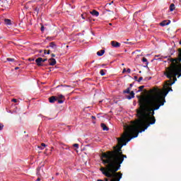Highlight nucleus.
Masks as SVG:
<instances>
[{
    "label": "nucleus",
    "mask_w": 181,
    "mask_h": 181,
    "mask_svg": "<svg viewBox=\"0 0 181 181\" xmlns=\"http://www.w3.org/2000/svg\"><path fill=\"white\" fill-rule=\"evenodd\" d=\"M57 100H63V98H64V96L63 95H59L57 97Z\"/></svg>",
    "instance_id": "obj_19"
},
{
    "label": "nucleus",
    "mask_w": 181,
    "mask_h": 181,
    "mask_svg": "<svg viewBox=\"0 0 181 181\" xmlns=\"http://www.w3.org/2000/svg\"><path fill=\"white\" fill-rule=\"evenodd\" d=\"M166 25H169V23H165V21L163 23H160L161 26H166Z\"/></svg>",
    "instance_id": "obj_22"
},
{
    "label": "nucleus",
    "mask_w": 181,
    "mask_h": 181,
    "mask_svg": "<svg viewBox=\"0 0 181 181\" xmlns=\"http://www.w3.org/2000/svg\"><path fill=\"white\" fill-rule=\"evenodd\" d=\"M49 66H54L56 64L57 62L54 58H51L49 59Z\"/></svg>",
    "instance_id": "obj_7"
},
{
    "label": "nucleus",
    "mask_w": 181,
    "mask_h": 181,
    "mask_svg": "<svg viewBox=\"0 0 181 181\" xmlns=\"http://www.w3.org/2000/svg\"><path fill=\"white\" fill-rule=\"evenodd\" d=\"M126 71H127V69H124L122 73H125Z\"/></svg>",
    "instance_id": "obj_35"
},
{
    "label": "nucleus",
    "mask_w": 181,
    "mask_h": 181,
    "mask_svg": "<svg viewBox=\"0 0 181 181\" xmlns=\"http://www.w3.org/2000/svg\"><path fill=\"white\" fill-rule=\"evenodd\" d=\"M90 13L93 16H96V18L100 16V13L98 11H97L96 10H93L92 11H90Z\"/></svg>",
    "instance_id": "obj_4"
},
{
    "label": "nucleus",
    "mask_w": 181,
    "mask_h": 181,
    "mask_svg": "<svg viewBox=\"0 0 181 181\" xmlns=\"http://www.w3.org/2000/svg\"><path fill=\"white\" fill-rule=\"evenodd\" d=\"M134 80H136V81H137V80H138V76H134Z\"/></svg>",
    "instance_id": "obj_33"
},
{
    "label": "nucleus",
    "mask_w": 181,
    "mask_h": 181,
    "mask_svg": "<svg viewBox=\"0 0 181 181\" xmlns=\"http://www.w3.org/2000/svg\"><path fill=\"white\" fill-rule=\"evenodd\" d=\"M105 53V51L104 49H101L100 51H98L97 52L98 56H103Z\"/></svg>",
    "instance_id": "obj_13"
},
{
    "label": "nucleus",
    "mask_w": 181,
    "mask_h": 181,
    "mask_svg": "<svg viewBox=\"0 0 181 181\" xmlns=\"http://www.w3.org/2000/svg\"><path fill=\"white\" fill-rule=\"evenodd\" d=\"M141 80H144V78L142 76L139 77V79H137V82L141 83Z\"/></svg>",
    "instance_id": "obj_24"
},
{
    "label": "nucleus",
    "mask_w": 181,
    "mask_h": 181,
    "mask_svg": "<svg viewBox=\"0 0 181 181\" xmlns=\"http://www.w3.org/2000/svg\"><path fill=\"white\" fill-rule=\"evenodd\" d=\"M49 103H54L55 101H57V97H56V96H52V97H50V98H49Z\"/></svg>",
    "instance_id": "obj_9"
},
{
    "label": "nucleus",
    "mask_w": 181,
    "mask_h": 181,
    "mask_svg": "<svg viewBox=\"0 0 181 181\" xmlns=\"http://www.w3.org/2000/svg\"><path fill=\"white\" fill-rule=\"evenodd\" d=\"M43 62V58L39 57L37 59H35V63H37V65L38 66H42V63Z\"/></svg>",
    "instance_id": "obj_5"
},
{
    "label": "nucleus",
    "mask_w": 181,
    "mask_h": 181,
    "mask_svg": "<svg viewBox=\"0 0 181 181\" xmlns=\"http://www.w3.org/2000/svg\"><path fill=\"white\" fill-rule=\"evenodd\" d=\"M144 88H145V86H139V90L136 91V93H141V91H142V90H144Z\"/></svg>",
    "instance_id": "obj_16"
},
{
    "label": "nucleus",
    "mask_w": 181,
    "mask_h": 181,
    "mask_svg": "<svg viewBox=\"0 0 181 181\" xmlns=\"http://www.w3.org/2000/svg\"><path fill=\"white\" fill-rule=\"evenodd\" d=\"M41 32H45V26L43 25H41Z\"/></svg>",
    "instance_id": "obj_26"
},
{
    "label": "nucleus",
    "mask_w": 181,
    "mask_h": 181,
    "mask_svg": "<svg viewBox=\"0 0 181 181\" xmlns=\"http://www.w3.org/2000/svg\"><path fill=\"white\" fill-rule=\"evenodd\" d=\"M92 119H95V116H91Z\"/></svg>",
    "instance_id": "obj_36"
},
{
    "label": "nucleus",
    "mask_w": 181,
    "mask_h": 181,
    "mask_svg": "<svg viewBox=\"0 0 181 181\" xmlns=\"http://www.w3.org/2000/svg\"><path fill=\"white\" fill-rule=\"evenodd\" d=\"M43 172V170L40 168H37V175H39L40 176H42V174L40 173V171Z\"/></svg>",
    "instance_id": "obj_18"
},
{
    "label": "nucleus",
    "mask_w": 181,
    "mask_h": 181,
    "mask_svg": "<svg viewBox=\"0 0 181 181\" xmlns=\"http://www.w3.org/2000/svg\"><path fill=\"white\" fill-rule=\"evenodd\" d=\"M5 25H12V21L9 19H5L4 20Z\"/></svg>",
    "instance_id": "obj_12"
},
{
    "label": "nucleus",
    "mask_w": 181,
    "mask_h": 181,
    "mask_svg": "<svg viewBox=\"0 0 181 181\" xmlns=\"http://www.w3.org/2000/svg\"><path fill=\"white\" fill-rule=\"evenodd\" d=\"M51 56H52V57H56V54H52Z\"/></svg>",
    "instance_id": "obj_32"
},
{
    "label": "nucleus",
    "mask_w": 181,
    "mask_h": 181,
    "mask_svg": "<svg viewBox=\"0 0 181 181\" xmlns=\"http://www.w3.org/2000/svg\"><path fill=\"white\" fill-rule=\"evenodd\" d=\"M11 101L13 103H18V100H16V99H13V100H11Z\"/></svg>",
    "instance_id": "obj_29"
},
{
    "label": "nucleus",
    "mask_w": 181,
    "mask_h": 181,
    "mask_svg": "<svg viewBox=\"0 0 181 181\" xmlns=\"http://www.w3.org/2000/svg\"><path fill=\"white\" fill-rule=\"evenodd\" d=\"M18 69H19V67H16V70H18Z\"/></svg>",
    "instance_id": "obj_40"
},
{
    "label": "nucleus",
    "mask_w": 181,
    "mask_h": 181,
    "mask_svg": "<svg viewBox=\"0 0 181 181\" xmlns=\"http://www.w3.org/2000/svg\"><path fill=\"white\" fill-rule=\"evenodd\" d=\"M44 54H50V50H46V49H45V50L44 51Z\"/></svg>",
    "instance_id": "obj_23"
},
{
    "label": "nucleus",
    "mask_w": 181,
    "mask_h": 181,
    "mask_svg": "<svg viewBox=\"0 0 181 181\" xmlns=\"http://www.w3.org/2000/svg\"><path fill=\"white\" fill-rule=\"evenodd\" d=\"M101 128H102V129H103V131H108V128H107V125H105V124H104V123L101 124Z\"/></svg>",
    "instance_id": "obj_11"
},
{
    "label": "nucleus",
    "mask_w": 181,
    "mask_h": 181,
    "mask_svg": "<svg viewBox=\"0 0 181 181\" xmlns=\"http://www.w3.org/2000/svg\"><path fill=\"white\" fill-rule=\"evenodd\" d=\"M111 45L112 47H119L121 46V43L116 41H112Z\"/></svg>",
    "instance_id": "obj_3"
},
{
    "label": "nucleus",
    "mask_w": 181,
    "mask_h": 181,
    "mask_svg": "<svg viewBox=\"0 0 181 181\" xmlns=\"http://www.w3.org/2000/svg\"><path fill=\"white\" fill-rule=\"evenodd\" d=\"M45 62H47V59H42V63H45Z\"/></svg>",
    "instance_id": "obj_30"
},
{
    "label": "nucleus",
    "mask_w": 181,
    "mask_h": 181,
    "mask_svg": "<svg viewBox=\"0 0 181 181\" xmlns=\"http://www.w3.org/2000/svg\"><path fill=\"white\" fill-rule=\"evenodd\" d=\"M74 148H76L77 149H78V144H74Z\"/></svg>",
    "instance_id": "obj_27"
},
{
    "label": "nucleus",
    "mask_w": 181,
    "mask_h": 181,
    "mask_svg": "<svg viewBox=\"0 0 181 181\" xmlns=\"http://www.w3.org/2000/svg\"><path fill=\"white\" fill-rule=\"evenodd\" d=\"M42 50H40V51H39V53H42Z\"/></svg>",
    "instance_id": "obj_39"
},
{
    "label": "nucleus",
    "mask_w": 181,
    "mask_h": 181,
    "mask_svg": "<svg viewBox=\"0 0 181 181\" xmlns=\"http://www.w3.org/2000/svg\"><path fill=\"white\" fill-rule=\"evenodd\" d=\"M124 94H129L131 93V88H127L126 90L123 91Z\"/></svg>",
    "instance_id": "obj_14"
},
{
    "label": "nucleus",
    "mask_w": 181,
    "mask_h": 181,
    "mask_svg": "<svg viewBox=\"0 0 181 181\" xmlns=\"http://www.w3.org/2000/svg\"><path fill=\"white\" fill-rule=\"evenodd\" d=\"M4 129V124H0V131H2Z\"/></svg>",
    "instance_id": "obj_28"
},
{
    "label": "nucleus",
    "mask_w": 181,
    "mask_h": 181,
    "mask_svg": "<svg viewBox=\"0 0 181 181\" xmlns=\"http://www.w3.org/2000/svg\"><path fill=\"white\" fill-rule=\"evenodd\" d=\"M143 63H145L146 66L145 67H148V64H149V62H148V59L145 57L142 59Z\"/></svg>",
    "instance_id": "obj_10"
},
{
    "label": "nucleus",
    "mask_w": 181,
    "mask_h": 181,
    "mask_svg": "<svg viewBox=\"0 0 181 181\" xmlns=\"http://www.w3.org/2000/svg\"><path fill=\"white\" fill-rule=\"evenodd\" d=\"M0 158H1V154H0Z\"/></svg>",
    "instance_id": "obj_41"
},
{
    "label": "nucleus",
    "mask_w": 181,
    "mask_h": 181,
    "mask_svg": "<svg viewBox=\"0 0 181 181\" xmlns=\"http://www.w3.org/2000/svg\"><path fill=\"white\" fill-rule=\"evenodd\" d=\"M37 181H40V178H37Z\"/></svg>",
    "instance_id": "obj_38"
},
{
    "label": "nucleus",
    "mask_w": 181,
    "mask_h": 181,
    "mask_svg": "<svg viewBox=\"0 0 181 181\" xmlns=\"http://www.w3.org/2000/svg\"><path fill=\"white\" fill-rule=\"evenodd\" d=\"M6 61H7V62H15V59H13V58H7V59H6Z\"/></svg>",
    "instance_id": "obj_21"
},
{
    "label": "nucleus",
    "mask_w": 181,
    "mask_h": 181,
    "mask_svg": "<svg viewBox=\"0 0 181 181\" xmlns=\"http://www.w3.org/2000/svg\"><path fill=\"white\" fill-rule=\"evenodd\" d=\"M51 47V49H54V50H56L57 49V45L53 42L49 43V46H47V48Z\"/></svg>",
    "instance_id": "obj_6"
},
{
    "label": "nucleus",
    "mask_w": 181,
    "mask_h": 181,
    "mask_svg": "<svg viewBox=\"0 0 181 181\" xmlns=\"http://www.w3.org/2000/svg\"><path fill=\"white\" fill-rule=\"evenodd\" d=\"M170 65L165 69L164 74L169 81L165 83L163 89L156 91L154 95L149 98H141L139 100L140 107L137 110L138 119L132 123L131 125H124V128L133 135H139V133L145 132L151 125L156 122L153 116L155 111L159 110L164 105L166 100L165 97L169 94V91H173L170 86H173L177 81V78L181 77V50H180L178 58L170 59Z\"/></svg>",
    "instance_id": "obj_1"
},
{
    "label": "nucleus",
    "mask_w": 181,
    "mask_h": 181,
    "mask_svg": "<svg viewBox=\"0 0 181 181\" xmlns=\"http://www.w3.org/2000/svg\"><path fill=\"white\" fill-rule=\"evenodd\" d=\"M124 132L121 138L117 139L118 144L116 147H114V151L103 153L101 160L103 165H107V168L102 167L100 170L106 177L104 180H98L97 181H120L122 179V174L117 173L121 168V163L124 162V158H127V156L122 154L121 149L131 139L138 138V134L132 136L134 134L130 133L129 130L124 129Z\"/></svg>",
    "instance_id": "obj_2"
},
{
    "label": "nucleus",
    "mask_w": 181,
    "mask_h": 181,
    "mask_svg": "<svg viewBox=\"0 0 181 181\" xmlns=\"http://www.w3.org/2000/svg\"><path fill=\"white\" fill-rule=\"evenodd\" d=\"M127 100H132V98H135V93L134 91L130 92V95L127 96Z\"/></svg>",
    "instance_id": "obj_8"
},
{
    "label": "nucleus",
    "mask_w": 181,
    "mask_h": 181,
    "mask_svg": "<svg viewBox=\"0 0 181 181\" xmlns=\"http://www.w3.org/2000/svg\"><path fill=\"white\" fill-rule=\"evenodd\" d=\"M127 71L128 73H131V69H127Z\"/></svg>",
    "instance_id": "obj_31"
},
{
    "label": "nucleus",
    "mask_w": 181,
    "mask_h": 181,
    "mask_svg": "<svg viewBox=\"0 0 181 181\" xmlns=\"http://www.w3.org/2000/svg\"><path fill=\"white\" fill-rule=\"evenodd\" d=\"M81 18H82V19H86V18L84 17V16L83 14L81 15Z\"/></svg>",
    "instance_id": "obj_34"
},
{
    "label": "nucleus",
    "mask_w": 181,
    "mask_h": 181,
    "mask_svg": "<svg viewBox=\"0 0 181 181\" xmlns=\"http://www.w3.org/2000/svg\"><path fill=\"white\" fill-rule=\"evenodd\" d=\"M134 86V83L130 84V87H132Z\"/></svg>",
    "instance_id": "obj_37"
},
{
    "label": "nucleus",
    "mask_w": 181,
    "mask_h": 181,
    "mask_svg": "<svg viewBox=\"0 0 181 181\" xmlns=\"http://www.w3.org/2000/svg\"><path fill=\"white\" fill-rule=\"evenodd\" d=\"M105 70H104V69H101L100 71V74L101 75V76H105Z\"/></svg>",
    "instance_id": "obj_17"
},
{
    "label": "nucleus",
    "mask_w": 181,
    "mask_h": 181,
    "mask_svg": "<svg viewBox=\"0 0 181 181\" xmlns=\"http://www.w3.org/2000/svg\"><path fill=\"white\" fill-rule=\"evenodd\" d=\"M175 4H172L170 5V12H173V11H175Z\"/></svg>",
    "instance_id": "obj_15"
},
{
    "label": "nucleus",
    "mask_w": 181,
    "mask_h": 181,
    "mask_svg": "<svg viewBox=\"0 0 181 181\" xmlns=\"http://www.w3.org/2000/svg\"><path fill=\"white\" fill-rule=\"evenodd\" d=\"M46 146V144L45 143H42L41 144V146H39L40 149H45V147Z\"/></svg>",
    "instance_id": "obj_20"
},
{
    "label": "nucleus",
    "mask_w": 181,
    "mask_h": 181,
    "mask_svg": "<svg viewBox=\"0 0 181 181\" xmlns=\"http://www.w3.org/2000/svg\"><path fill=\"white\" fill-rule=\"evenodd\" d=\"M64 103V100H58V104H63Z\"/></svg>",
    "instance_id": "obj_25"
}]
</instances>
